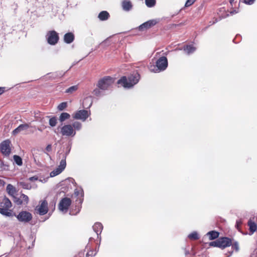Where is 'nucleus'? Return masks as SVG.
<instances>
[{"label": "nucleus", "mask_w": 257, "mask_h": 257, "mask_svg": "<svg viewBox=\"0 0 257 257\" xmlns=\"http://www.w3.org/2000/svg\"><path fill=\"white\" fill-rule=\"evenodd\" d=\"M140 79V75L136 73L127 78L126 76L122 77L118 80L117 83L125 88H131L137 84Z\"/></svg>", "instance_id": "obj_1"}, {"label": "nucleus", "mask_w": 257, "mask_h": 257, "mask_svg": "<svg viewBox=\"0 0 257 257\" xmlns=\"http://www.w3.org/2000/svg\"><path fill=\"white\" fill-rule=\"evenodd\" d=\"M12 203L11 200L5 197L0 203V214L6 217H12L14 216L12 210Z\"/></svg>", "instance_id": "obj_2"}, {"label": "nucleus", "mask_w": 257, "mask_h": 257, "mask_svg": "<svg viewBox=\"0 0 257 257\" xmlns=\"http://www.w3.org/2000/svg\"><path fill=\"white\" fill-rule=\"evenodd\" d=\"M13 214L19 222L24 223H29L33 218L32 213L26 210H22L17 215L15 213H13Z\"/></svg>", "instance_id": "obj_3"}, {"label": "nucleus", "mask_w": 257, "mask_h": 257, "mask_svg": "<svg viewBox=\"0 0 257 257\" xmlns=\"http://www.w3.org/2000/svg\"><path fill=\"white\" fill-rule=\"evenodd\" d=\"M114 82L113 79L110 76H105L100 79L97 83V86L102 90H105Z\"/></svg>", "instance_id": "obj_4"}, {"label": "nucleus", "mask_w": 257, "mask_h": 257, "mask_svg": "<svg viewBox=\"0 0 257 257\" xmlns=\"http://www.w3.org/2000/svg\"><path fill=\"white\" fill-rule=\"evenodd\" d=\"M74 195L75 196L78 197L77 199L76 200V204H77L78 209L75 213H72L71 211H70V214L71 215L76 214L78 213H79L80 210V208L81 207V204L82 203L83 201L84 193L83 189L82 188H80L79 190L78 189H75L74 190Z\"/></svg>", "instance_id": "obj_5"}, {"label": "nucleus", "mask_w": 257, "mask_h": 257, "mask_svg": "<svg viewBox=\"0 0 257 257\" xmlns=\"http://www.w3.org/2000/svg\"><path fill=\"white\" fill-rule=\"evenodd\" d=\"M13 201L17 205H26L29 203V198L27 195L22 193L19 197L14 196Z\"/></svg>", "instance_id": "obj_6"}, {"label": "nucleus", "mask_w": 257, "mask_h": 257, "mask_svg": "<svg viewBox=\"0 0 257 257\" xmlns=\"http://www.w3.org/2000/svg\"><path fill=\"white\" fill-rule=\"evenodd\" d=\"M71 200L69 198L64 197L62 198L59 203V209L62 212H66L71 205Z\"/></svg>", "instance_id": "obj_7"}, {"label": "nucleus", "mask_w": 257, "mask_h": 257, "mask_svg": "<svg viewBox=\"0 0 257 257\" xmlns=\"http://www.w3.org/2000/svg\"><path fill=\"white\" fill-rule=\"evenodd\" d=\"M40 205L36 207V210L40 215H44L47 214L48 212V202L47 200H44L40 201Z\"/></svg>", "instance_id": "obj_8"}, {"label": "nucleus", "mask_w": 257, "mask_h": 257, "mask_svg": "<svg viewBox=\"0 0 257 257\" xmlns=\"http://www.w3.org/2000/svg\"><path fill=\"white\" fill-rule=\"evenodd\" d=\"M90 113L86 110H80L75 112L73 114V117L76 119H80L85 121L89 116Z\"/></svg>", "instance_id": "obj_9"}, {"label": "nucleus", "mask_w": 257, "mask_h": 257, "mask_svg": "<svg viewBox=\"0 0 257 257\" xmlns=\"http://www.w3.org/2000/svg\"><path fill=\"white\" fill-rule=\"evenodd\" d=\"M48 43L50 45L56 44L59 40L58 33L55 31H49L47 35Z\"/></svg>", "instance_id": "obj_10"}, {"label": "nucleus", "mask_w": 257, "mask_h": 257, "mask_svg": "<svg viewBox=\"0 0 257 257\" xmlns=\"http://www.w3.org/2000/svg\"><path fill=\"white\" fill-rule=\"evenodd\" d=\"M66 166V162H60L59 165L57 163V167L50 173V177H55L62 172Z\"/></svg>", "instance_id": "obj_11"}, {"label": "nucleus", "mask_w": 257, "mask_h": 257, "mask_svg": "<svg viewBox=\"0 0 257 257\" xmlns=\"http://www.w3.org/2000/svg\"><path fill=\"white\" fill-rule=\"evenodd\" d=\"M61 133L63 136H74L76 133L72 126L70 124L64 125L61 128Z\"/></svg>", "instance_id": "obj_12"}, {"label": "nucleus", "mask_w": 257, "mask_h": 257, "mask_svg": "<svg viewBox=\"0 0 257 257\" xmlns=\"http://www.w3.org/2000/svg\"><path fill=\"white\" fill-rule=\"evenodd\" d=\"M11 142L9 140L3 141L1 144V151L5 156H8L11 153Z\"/></svg>", "instance_id": "obj_13"}, {"label": "nucleus", "mask_w": 257, "mask_h": 257, "mask_svg": "<svg viewBox=\"0 0 257 257\" xmlns=\"http://www.w3.org/2000/svg\"><path fill=\"white\" fill-rule=\"evenodd\" d=\"M156 66L159 72L165 70L168 66V61L166 57H162L160 58L156 62Z\"/></svg>", "instance_id": "obj_14"}, {"label": "nucleus", "mask_w": 257, "mask_h": 257, "mask_svg": "<svg viewBox=\"0 0 257 257\" xmlns=\"http://www.w3.org/2000/svg\"><path fill=\"white\" fill-rule=\"evenodd\" d=\"M220 248L223 249L226 247L231 246V239L227 237H222L219 238Z\"/></svg>", "instance_id": "obj_15"}, {"label": "nucleus", "mask_w": 257, "mask_h": 257, "mask_svg": "<svg viewBox=\"0 0 257 257\" xmlns=\"http://www.w3.org/2000/svg\"><path fill=\"white\" fill-rule=\"evenodd\" d=\"M94 231L96 233L97 238L99 239V243L101 242V236L100 234L103 229V225L100 222H96L92 226Z\"/></svg>", "instance_id": "obj_16"}, {"label": "nucleus", "mask_w": 257, "mask_h": 257, "mask_svg": "<svg viewBox=\"0 0 257 257\" xmlns=\"http://www.w3.org/2000/svg\"><path fill=\"white\" fill-rule=\"evenodd\" d=\"M157 22L155 20H149V21L144 23L141 26H140L139 30L143 31L145 29H149V28H151L152 27L154 26V25H155L157 24Z\"/></svg>", "instance_id": "obj_17"}, {"label": "nucleus", "mask_w": 257, "mask_h": 257, "mask_svg": "<svg viewBox=\"0 0 257 257\" xmlns=\"http://www.w3.org/2000/svg\"><path fill=\"white\" fill-rule=\"evenodd\" d=\"M30 127V125L28 123L20 124L18 127L15 129L12 133L14 135H16L22 131H26Z\"/></svg>", "instance_id": "obj_18"}, {"label": "nucleus", "mask_w": 257, "mask_h": 257, "mask_svg": "<svg viewBox=\"0 0 257 257\" xmlns=\"http://www.w3.org/2000/svg\"><path fill=\"white\" fill-rule=\"evenodd\" d=\"M247 225L249 226V230L251 233L250 234H252L257 230V224L251 218L249 219L247 222Z\"/></svg>", "instance_id": "obj_19"}, {"label": "nucleus", "mask_w": 257, "mask_h": 257, "mask_svg": "<svg viewBox=\"0 0 257 257\" xmlns=\"http://www.w3.org/2000/svg\"><path fill=\"white\" fill-rule=\"evenodd\" d=\"M122 7L123 10L129 11L133 7L132 3L128 0H124L122 2Z\"/></svg>", "instance_id": "obj_20"}, {"label": "nucleus", "mask_w": 257, "mask_h": 257, "mask_svg": "<svg viewBox=\"0 0 257 257\" xmlns=\"http://www.w3.org/2000/svg\"><path fill=\"white\" fill-rule=\"evenodd\" d=\"M74 39V36L72 33H66L64 37V42L67 44L71 43Z\"/></svg>", "instance_id": "obj_21"}, {"label": "nucleus", "mask_w": 257, "mask_h": 257, "mask_svg": "<svg viewBox=\"0 0 257 257\" xmlns=\"http://www.w3.org/2000/svg\"><path fill=\"white\" fill-rule=\"evenodd\" d=\"M6 190L8 194L14 198V196H15V194L16 193V188L12 184H9L7 186Z\"/></svg>", "instance_id": "obj_22"}, {"label": "nucleus", "mask_w": 257, "mask_h": 257, "mask_svg": "<svg viewBox=\"0 0 257 257\" xmlns=\"http://www.w3.org/2000/svg\"><path fill=\"white\" fill-rule=\"evenodd\" d=\"M219 233L218 231L212 230L209 231L207 233V235L209 236L210 240H213L218 237Z\"/></svg>", "instance_id": "obj_23"}, {"label": "nucleus", "mask_w": 257, "mask_h": 257, "mask_svg": "<svg viewBox=\"0 0 257 257\" xmlns=\"http://www.w3.org/2000/svg\"><path fill=\"white\" fill-rule=\"evenodd\" d=\"M109 17V13L106 11H102L98 15V18L101 21H105L108 19Z\"/></svg>", "instance_id": "obj_24"}, {"label": "nucleus", "mask_w": 257, "mask_h": 257, "mask_svg": "<svg viewBox=\"0 0 257 257\" xmlns=\"http://www.w3.org/2000/svg\"><path fill=\"white\" fill-rule=\"evenodd\" d=\"M18 185L25 189L30 190L32 188L31 184L27 182L20 181L18 183Z\"/></svg>", "instance_id": "obj_25"}, {"label": "nucleus", "mask_w": 257, "mask_h": 257, "mask_svg": "<svg viewBox=\"0 0 257 257\" xmlns=\"http://www.w3.org/2000/svg\"><path fill=\"white\" fill-rule=\"evenodd\" d=\"M196 48L192 45H187L184 47V50L188 54L194 52Z\"/></svg>", "instance_id": "obj_26"}, {"label": "nucleus", "mask_w": 257, "mask_h": 257, "mask_svg": "<svg viewBox=\"0 0 257 257\" xmlns=\"http://www.w3.org/2000/svg\"><path fill=\"white\" fill-rule=\"evenodd\" d=\"M70 117V115L69 113L67 112H63L61 114L60 117H59V120L60 121L63 122L66 119H67L69 118Z\"/></svg>", "instance_id": "obj_27"}, {"label": "nucleus", "mask_w": 257, "mask_h": 257, "mask_svg": "<svg viewBox=\"0 0 257 257\" xmlns=\"http://www.w3.org/2000/svg\"><path fill=\"white\" fill-rule=\"evenodd\" d=\"M188 237L190 239L197 240L199 239V235L196 231H193L188 235Z\"/></svg>", "instance_id": "obj_28"}, {"label": "nucleus", "mask_w": 257, "mask_h": 257, "mask_svg": "<svg viewBox=\"0 0 257 257\" xmlns=\"http://www.w3.org/2000/svg\"><path fill=\"white\" fill-rule=\"evenodd\" d=\"M0 168L3 170H9V165L8 162H0Z\"/></svg>", "instance_id": "obj_29"}, {"label": "nucleus", "mask_w": 257, "mask_h": 257, "mask_svg": "<svg viewBox=\"0 0 257 257\" xmlns=\"http://www.w3.org/2000/svg\"><path fill=\"white\" fill-rule=\"evenodd\" d=\"M146 6L149 8H152L155 6L156 3V0H145Z\"/></svg>", "instance_id": "obj_30"}, {"label": "nucleus", "mask_w": 257, "mask_h": 257, "mask_svg": "<svg viewBox=\"0 0 257 257\" xmlns=\"http://www.w3.org/2000/svg\"><path fill=\"white\" fill-rule=\"evenodd\" d=\"M82 124L80 122L76 121L73 123V128L76 130H80L81 128Z\"/></svg>", "instance_id": "obj_31"}, {"label": "nucleus", "mask_w": 257, "mask_h": 257, "mask_svg": "<svg viewBox=\"0 0 257 257\" xmlns=\"http://www.w3.org/2000/svg\"><path fill=\"white\" fill-rule=\"evenodd\" d=\"M210 245L214 247H218L220 248V243L219 238L215 241L210 242Z\"/></svg>", "instance_id": "obj_32"}, {"label": "nucleus", "mask_w": 257, "mask_h": 257, "mask_svg": "<svg viewBox=\"0 0 257 257\" xmlns=\"http://www.w3.org/2000/svg\"><path fill=\"white\" fill-rule=\"evenodd\" d=\"M78 89V87L77 85L72 86L69 88H68L66 90V92L67 93H72L75 91H76Z\"/></svg>", "instance_id": "obj_33"}, {"label": "nucleus", "mask_w": 257, "mask_h": 257, "mask_svg": "<svg viewBox=\"0 0 257 257\" xmlns=\"http://www.w3.org/2000/svg\"><path fill=\"white\" fill-rule=\"evenodd\" d=\"M57 119L55 117H52L49 119V124L51 126H54L56 125Z\"/></svg>", "instance_id": "obj_34"}, {"label": "nucleus", "mask_w": 257, "mask_h": 257, "mask_svg": "<svg viewBox=\"0 0 257 257\" xmlns=\"http://www.w3.org/2000/svg\"><path fill=\"white\" fill-rule=\"evenodd\" d=\"M67 107V103L65 102H62L58 106V109L59 110H63Z\"/></svg>", "instance_id": "obj_35"}, {"label": "nucleus", "mask_w": 257, "mask_h": 257, "mask_svg": "<svg viewBox=\"0 0 257 257\" xmlns=\"http://www.w3.org/2000/svg\"><path fill=\"white\" fill-rule=\"evenodd\" d=\"M232 249H234L236 251H238L239 250V245L237 241L234 242L233 243H231Z\"/></svg>", "instance_id": "obj_36"}, {"label": "nucleus", "mask_w": 257, "mask_h": 257, "mask_svg": "<svg viewBox=\"0 0 257 257\" xmlns=\"http://www.w3.org/2000/svg\"><path fill=\"white\" fill-rule=\"evenodd\" d=\"M196 0H187L185 3V6L188 7L193 5Z\"/></svg>", "instance_id": "obj_37"}, {"label": "nucleus", "mask_w": 257, "mask_h": 257, "mask_svg": "<svg viewBox=\"0 0 257 257\" xmlns=\"http://www.w3.org/2000/svg\"><path fill=\"white\" fill-rule=\"evenodd\" d=\"M255 0H242L243 2L247 5H252Z\"/></svg>", "instance_id": "obj_38"}, {"label": "nucleus", "mask_w": 257, "mask_h": 257, "mask_svg": "<svg viewBox=\"0 0 257 257\" xmlns=\"http://www.w3.org/2000/svg\"><path fill=\"white\" fill-rule=\"evenodd\" d=\"M93 250L90 249L86 253V257H92V256H94L93 255L94 254H93Z\"/></svg>", "instance_id": "obj_39"}, {"label": "nucleus", "mask_w": 257, "mask_h": 257, "mask_svg": "<svg viewBox=\"0 0 257 257\" xmlns=\"http://www.w3.org/2000/svg\"><path fill=\"white\" fill-rule=\"evenodd\" d=\"M250 257H257V247L251 253Z\"/></svg>", "instance_id": "obj_40"}, {"label": "nucleus", "mask_w": 257, "mask_h": 257, "mask_svg": "<svg viewBox=\"0 0 257 257\" xmlns=\"http://www.w3.org/2000/svg\"><path fill=\"white\" fill-rule=\"evenodd\" d=\"M48 179H49V177L43 178L42 179L40 178V179H38V181L42 183H45L48 181Z\"/></svg>", "instance_id": "obj_41"}, {"label": "nucleus", "mask_w": 257, "mask_h": 257, "mask_svg": "<svg viewBox=\"0 0 257 257\" xmlns=\"http://www.w3.org/2000/svg\"><path fill=\"white\" fill-rule=\"evenodd\" d=\"M38 177L37 176H34L29 178V180L31 181H37L38 180Z\"/></svg>", "instance_id": "obj_42"}, {"label": "nucleus", "mask_w": 257, "mask_h": 257, "mask_svg": "<svg viewBox=\"0 0 257 257\" xmlns=\"http://www.w3.org/2000/svg\"><path fill=\"white\" fill-rule=\"evenodd\" d=\"M100 93V91L98 89H95L93 90V94L96 96L99 95Z\"/></svg>", "instance_id": "obj_43"}, {"label": "nucleus", "mask_w": 257, "mask_h": 257, "mask_svg": "<svg viewBox=\"0 0 257 257\" xmlns=\"http://www.w3.org/2000/svg\"><path fill=\"white\" fill-rule=\"evenodd\" d=\"M14 161H22L21 157L17 155L14 156Z\"/></svg>", "instance_id": "obj_44"}, {"label": "nucleus", "mask_w": 257, "mask_h": 257, "mask_svg": "<svg viewBox=\"0 0 257 257\" xmlns=\"http://www.w3.org/2000/svg\"><path fill=\"white\" fill-rule=\"evenodd\" d=\"M13 165L15 166L17 164L18 166H21L23 165V162H13Z\"/></svg>", "instance_id": "obj_45"}, {"label": "nucleus", "mask_w": 257, "mask_h": 257, "mask_svg": "<svg viewBox=\"0 0 257 257\" xmlns=\"http://www.w3.org/2000/svg\"><path fill=\"white\" fill-rule=\"evenodd\" d=\"M229 3L230 5L233 6L236 2L237 1L235 0H229Z\"/></svg>", "instance_id": "obj_46"}, {"label": "nucleus", "mask_w": 257, "mask_h": 257, "mask_svg": "<svg viewBox=\"0 0 257 257\" xmlns=\"http://www.w3.org/2000/svg\"><path fill=\"white\" fill-rule=\"evenodd\" d=\"M52 146L51 145H48L46 147V150L48 152H50L51 150Z\"/></svg>", "instance_id": "obj_47"}, {"label": "nucleus", "mask_w": 257, "mask_h": 257, "mask_svg": "<svg viewBox=\"0 0 257 257\" xmlns=\"http://www.w3.org/2000/svg\"><path fill=\"white\" fill-rule=\"evenodd\" d=\"M98 250H99V248L98 247L95 248V253L93 254L94 256H95L97 254V253L98 251Z\"/></svg>", "instance_id": "obj_48"}, {"label": "nucleus", "mask_w": 257, "mask_h": 257, "mask_svg": "<svg viewBox=\"0 0 257 257\" xmlns=\"http://www.w3.org/2000/svg\"><path fill=\"white\" fill-rule=\"evenodd\" d=\"M4 92V89L3 88L0 87V95Z\"/></svg>", "instance_id": "obj_49"}, {"label": "nucleus", "mask_w": 257, "mask_h": 257, "mask_svg": "<svg viewBox=\"0 0 257 257\" xmlns=\"http://www.w3.org/2000/svg\"><path fill=\"white\" fill-rule=\"evenodd\" d=\"M86 248H87L88 249H90V246L89 245V243L86 245Z\"/></svg>", "instance_id": "obj_50"}, {"label": "nucleus", "mask_w": 257, "mask_h": 257, "mask_svg": "<svg viewBox=\"0 0 257 257\" xmlns=\"http://www.w3.org/2000/svg\"><path fill=\"white\" fill-rule=\"evenodd\" d=\"M189 254V251H187V250H186V251H185V254H186V255H187V254Z\"/></svg>", "instance_id": "obj_51"}, {"label": "nucleus", "mask_w": 257, "mask_h": 257, "mask_svg": "<svg viewBox=\"0 0 257 257\" xmlns=\"http://www.w3.org/2000/svg\"><path fill=\"white\" fill-rule=\"evenodd\" d=\"M93 238L92 237H90L89 239V241H91Z\"/></svg>", "instance_id": "obj_52"}, {"label": "nucleus", "mask_w": 257, "mask_h": 257, "mask_svg": "<svg viewBox=\"0 0 257 257\" xmlns=\"http://www.w3.org/2000/svg\"><path fill=\"white\" fill-rule=\"evenodd\" d=\"M236 226H237V227H238V222H237V221L236 222Z\"/></svg>", "instance_id": "obj_53"}, {"label": "nucleus", "mask_w": 257, "mask_h": 257, "mask_svg": "<svg viewBox=\"0 0 257 257\" xmlns=\"http://www.w3.org/2000/svg\"><path fill=\"white\" fill-rule=\"evenodd\" d=\"M100 243L99 244V243H98V244H97V246H98V247L99 248V245H100Z\"/></svg>", "instance_id": "obj_54"}, {"label": "nucleus", "mask_w": 257, "mask_h": 257, "mask_svg": "<svg viewBox=\"0 0 257 257\" xmlns=\"http://www.w3.org/2000/svg\"><path fill=\"white\" fill-rule=\"evenodd\" d=\"M92 104V102H91L90 105H89V106H90Z\"/></svg>", "instance_id": "obj_55"}]
</instances>
